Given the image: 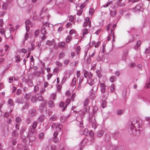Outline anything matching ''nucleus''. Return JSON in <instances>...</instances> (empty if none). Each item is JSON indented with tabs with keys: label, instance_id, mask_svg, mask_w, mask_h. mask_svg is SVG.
<instances>
[{
	"label": "nucleus",
	"instance_id": "nucleus-29",
	"mask_svg": "<svg viewBox=\"0 0 150 150\" xmlns=\"http://www.w3.org/2000/svg\"><path fill=\"white\" fill-rule=\"evenodd\" d=\"M71 38V36L70 35H68L67 36L66 39V42L67 43H68L70 41V40Z\"/></svg>",
	"mask_w": 150,
	"mask_h": 150
},
{
	"label": "nucleus",
	"instance_id": "nucleus-43",
	"mask_svg": "<svg viewBox=\"0 0 150 150\" xmlns=\"http://www.w3.org/2000/svg\"><path fill=\"white\" fill-rule=\"evenodd\" d=\"M115 85L113 84H112L110 88V90L112 91H114L115 90Z\"/></svg>",
	"mask_w": 150,
	"mask_h": 150
},
{
	"label": "nucleus",
	"instance_id": "nucleus-39",
	"mask_svg": "<svg viewBox=\"0 0 150 150\" xmlns=\"http://www.w3.org/2000/svg\"><path fill=\"white\" fill-rule=\"evenodd\" d=\"M89 102V99H86L84 103V105L85 106H86L87 105Z\"/></svg>",
	"mask_w": 150,
	"mask_h": 150
},
{
	"label": "nucleus",
	"instance_id": "nucleus-22",
	"mask_svg": "<svg viewBox=\"0 0 150 150\" xmlns=\"http://www.w3.org/2000/svg\"><path fill=\"white\" fill-rule=\"evenodd\" d=\"M26 82L28 83V84L30 86H33V82L30 79H29L26 81Z\"/></svg>",
	"mask_w": 150,
	"mask_h": 150
},
{
	"label": "nucleus",
	"instance_id": "nucleus-16",
	"mask_svg": "<svg viewBox=\"0 0 150 150\" xmlns=\"http://www.w3.org/2000/svg\"><path fill=\"white\" fill-rule=\"evenodd\" d=\"M111 139V137L108 134H106L105 136V140L106 142L109 141Z\"/></svg>",
	"mask_w": 150,
	"mask_h": 150
},
{
	"label": "nucleus",
	"instance_id": "nucleus-64",
	"mask_svg": "<svg viewBox=\"0 0 150 150\" xmlns=\"http://www.w3.org/2000/svg\"><path fill=\"white\" fill-rule=\"evenodd\" d=\"M62 86L61 85H58L57 86V90L58 91H59L61 89Z\"/></svg>",
	"mask_w": 150,
	"mask_h": 150
},
{
	"label": "nucleus",
	"instance_id": "nucleus-48",
	"mask_svg": "<svg viewBox=\"0 0 150 150\" xmlns=\"http://www.w3.org/2000/svg\"><path fill=\"white\" fill-rule=\"evenodd\" d=\"M114 150H123V147L122 146H119L116 148Z\"/></svg>",
	"mask_w": 150,
	"mask_h": 150
},
{
	"label": "nucleus",
	"instance_id": "nucleus-36",
	"mask_svg": "<svg viewBox=\"0 0 150 150\" xmlns=\"http://www.w3.org/2000/svg\"><path fill=\"white\" fill-rule=\"evenodd\" d=\"M76 78L75 77H74L72 80V83L71 84V85L72 86L74 85L76 83Z\"/></svg>",
	"mask_w": 150,
	"mask_h": 150
},
{
	"label": "nucleus",
	"instance_id": "nucleus-41",
	"mask_svg": "<svg viewBox=\"0 0 150 150\" xmlns=\"http://www.w3.org/2000/svg\"><path fill=\"white\" fill-rule=\"evenodd\" d=\"M76 53L77 54H79V51L81 50V48L80 46H78L76 47Z\"/></svg>",
	"mask_w": 150,
	"mask_h": 150
},
{
	"label": "nucleus",
	"instance_id": "nucleus-46",
	"mask_svg": "<svg viewBox=\"0 0 150 150\" xmlns=\"http://www.w3.org/2000/svg\"><path fill=\"white\" fill-rule=\"evenodd\" d=\"M88 79L92 78L93 74L91 72H89L88 74Z\"/></svg>",
	"mask_w": 150,
	"mask_h": 150
},
{
	"label": "nucleus",
	"instance_id": "nucleus-58",
	"mask_svg": "<svg viewBox=\"0 0 150 150\" xmlns=\"http://www.w3.org/2000/svg\"><path fill=\"white\" fill-rule=\"evenodd\" d=\"M39 88L38 86H35L34 87V91L35 92H36L39 90Z\"/></svg>",
	"mask_w": 150,
	"mask_h": 150
},
{
	"label": "nucleus",
	"instance_id": "nucleus-17",
	"mask_svg": "<svg viewBox=\"0 0 150 150\" xmlns=\"http://www.w3.org/2000/svg\"><path fill=\"white\" fill-rule=\"evenodd\" d=\"M40 32L43 35L45 34L46 33V29L44 27H42L41 28Z\"/></svg>",
	"mask_w": 150,
	"mask_h": 150
},
{
	"label": "nucleus",
	"instance_id": "nucleus-35",
	"mask_svg": "<svg viewBox=\"0 0 150 150\" xmlns=\"http://www.w3.org/2000/svg\"><path fill=\"white\" fill-rule=\"evenodd\" d=\"M66 44L64 42H62L60 43V45H59V47L61 48H64L65 47Z\"/></svg>",
	"mask_w": 150,
	"mask_h": 150
},
{
	"label": "nucleus",
	"instance_id": "nucleus-1",
	"mask_svg": "<svg viewBox=\"0 0 150 150\" xmlns=\"http://www.w3.org/2000/svg\"><path fill=\"white\" fill-rule=\"evenodd\" d=\"M38 122L34 121L33 122L32 127H30L28 128V135L27 136V139H28L30 142H33L35 139V135L37 133L36 128L37 126Z\"/></svg>",
	"mask_w": 150,
	"mask_h": 150
},
{
	"label": "nucleus",
	"instance_id": "nucleus-31",
	"mask_svg": "<svg viewBox=\"0 0 150 150\" xmlns=\"http://www.w3.org/2000/svg\"><path fill=\"white\" fill-rule=\"evenodd\" d=\"M94 12V10L93 8H91L89 9V13L90 15L92 16Z\"/></svg>",
	"mask_w": 150,
	"mask_h": 150
},
{
	"label": "nucleus",
	"instance_id": "nucleus-20",
	"mask_svg": "<svg viewBox=\"0 0 150 150\" xmlns=\"http://www.w3.org/2000/svg\"><path fill=\"white\" fill-rule=\"evenodd\" d=\"M116 11L115 10L110 11V15L112 17H114L116 15Z\"/></svg>",
	"mask_w": 150,
	"mask_h": 150
},
{
	"label": "nucleus",
	"instance_id": "nucleus-4",
	"mask_svg": "<svg viewBox=\"0 0 150 150\" xmlns=\"http://www.w3.org/2000/svg\"><path fill=\"white\" fill-rule=\"evenodd\" d=\"M41 71H35L33 72V75L35 76H40L41 74H44V71L43 68H41Z\"/></svg>",
	"mask_w": 150,
	"mask_h": 150
},
{
	"label": "nucleus",
	"instance_id": "nucleus-13",
	"mask_svg": "<svg viewBox=\"0 0 150 150\" xmlns=\"http://www.w3.org/2000/svg\"><path fill=\"white\" fill-rule=\"evenodd\" d=\"M36 110L35 109H32L30 110L29 112V115L30 116H33L35 114Z\"/></svg>",
	"mask_w": 150,
	"mask_h": 150
},
{
	"label": "nucleus",
	"instance_id": "nucleus-30",
	"mask_svg": "<svg viewBox=\"0 0 150 150\" xmlns=\"http://www.w3.org/2000/svg\"><path fill=\"white\" fill-rule=\"evenodd\" d=\"M16 102L18 103L23 104V102H22L21 99L20 98H17L16 100Z\"/></svg>",
	"mask_w": 150,
	"mask_h": 150
},
{
	"label": "nucleus",
	"instance_id": "nucleus-51",
	"mask_svg": "<svg viewBox=\"0 0 150 150\" xmlns=\"http://www.w3.org/2000/svg\"><path fill=\"white\" fill-rule=\"evenodd\" d=\"M53 140L54 142L55 143H58L59 142V139H57V138H53Z\"/></svg>",
	"mask_w": 150,
	"mask_h": 150
},
{
	"label": "nucleus",
	"instance_id": "nucleus-45",
	"mask_svg": "<svg viewBox=\"0 0 150 150\" xmlns=\"http://www.w3.org/2000/svg\"><path fill=\"white\" fill-rule=\"evenodd\" d=\"M16 122L17 123H19L21 122V119L20 117H17L16 118Z\"/></svg>",
	"mask_w": 150,
	"mask_h": 150
},
{
	"label": "nucleus",
	"instance_id": "nucleus-24",
	"mask_svg": "<svg viewBox=\"0 0 150 150\" xmlns=\"http://www.w3.org/2000/svg\"><path fill=\"white\" fill-rule=\"evenodd\" d=\"M116 80V78L114 76H112L110 79V81L112 83H113Z\"/></svg>",
	"mask_w": 150,
	"mask_h": 150
},
{
	"label": "nucleus",
	"instance_id": "nucleus-5",
	"mask_svg": "<svg viewBox=\"0 0 150 150\" xmlns=\"http://www.w3.org/2000/svg\"><path fill=\"white\" fill-rule=\"evenodd\" d=\"M142 5L141 4H139L137 5L134 8V10L135 12L137 11H140V9H142Z\"/></svg>",
	"mask_w": 150,
	"mask_h": 150
},
{
	"label": "nucleus",
	"instance_id": "nucleus-49",
	"mask_svg": "<svg viewBox=\"0 0 150 150\" xmlns=\"http://www.w3.org/2000/svg\"><path fill=\"white\" fill-rule=\"evenodd\" d=\"M127 54L125 53L123 54L122 56V60H125L127 57Z\"/></svg>",
	"mask_w": 150,
	"mask_h": 150
},
{
	"label": "nucleus",
	"instance_id": "nucleus-25",
	"mask_svg": "<svg viewBox=\"0 0 150 150\" xmlns=\"http://www.w3.org/2000/svg\"><path fill=\"white\" fill-rule=\"evenodd\" d=\"M44 134L43 133H41L39 135V138L40 140H42L44 138Z\"/></svg>",
	"mask_w": 150,
	"mask_h": 150
},
{
	"label": "nucleus",
	"instance_id": "nucleus-61",
	"mask_svg": "<svg viewBox=\"0 0 150 150\" xmlns=\"http://www.w3.org/2000/svg\"><path fill=\"white\" fill-rule=\"evenodd\" d=\"M31 47L29 48L30 51H33L35 48V44H32L31 45Z\"/></svg>",
	"mask_w": 150,
	"mask_h": 150
},
{
	"label": "nucleus",
	"instance_id": "nucleus-59",
	"mask_svg": "<svg viewBox=\"0 0 150 150\" xmlns=\"http://www.w3.org/2000/svg\"><path fill=\"white\" fill-rule=\"evenodd\" d=\"M39 34V30H37L35 32V36H37Z\"/></svg>",
	"mask_w": 150,
	"mask_h": 150
},
{
	"label": "nucleus",
	"instance_id": "nucleus-12",
	"mask_svg": "<svg viewBox=\"0 0 150 150\" xmlns=\"http://www.w3.org/2000/svg\"><path fill=\"white\" fill-rule=\"evenodd\" d=\"M48 106L49 107L52 108L54 106V101L50 100L48 102Z\"/></svg>",
	"mask_w": 150,
	"mask_h": 150
},
{
	"label": "nucleus",
	"instance_id": "nucleus-53",
	"mask_svg": "<svg viewBox=\"0 0 150 150\" xmlns=\"http://www.w3.org/2000/svg\"><path fill=\"white\" fill-rule=\"evenodd\" d=\"M146 54H149L150 52V47H149V49L146 48L145 51Z\"/></svg>",
	"mask_w": 150,
	"mask_h": 150
},
{
	"label": "nucleus",
	"instance_id": "nucleus-54",
	"mask_svg": "<svg viewBox=\"0 0 150 150\" xmlns=\"http://www.w3.org/2000/svg\"><path fill=\"white\" fill-rule=\"evenodd\" d=\"M71 95V93L69 90L67 91L65 93V95L68 97L70 96Z\"/></svg>",
	"mask_w": 150,
	"mask_h": 150
},
{
	"label": "nucleus",
	"instance_id": "nucleus-11",
	"mask_svg": "<svg viewBox=\"0 0 150 150\" xmlns=\"http://www.w3.org/2000/svg\"><path fill=\"white\" fill-rule=\"evenodd\" d=\"M141 43V40H139L137 41L136 44V45L134 46V49L136 50H137L138 49V47H139L140 46Z\"/></svg>",
	"mask_w": 150,
	"mask_h": 150
},
{
	"label": "nucleus",
	"instance_id": "nucleus-8",
	"mask_svg": "<svg viewBox=\"0 0 150 150\" xmlns=\"http://www.w3.org/2000/svg\"><path fill=\"white\" fill-rule=\"evenodd\" d=\"M87 82L91 86L93 85L94 84V80L92 78L88 79Z\"/></svg>",
	"mask_w": 150,
	"mask_h": 150
},
{
	"label": "nucleus",
	"instance_id": "nucleus-63",
	"mask_svg": "<svg viewBox=\"0 0 150 150\" xmlns=\"http://www.w3.org/2000/svg\"><path fill=\"white\" fill-rule=\"evenodd\" d=\"M106 103V101H103V103H102V107L103 108H104L105 107Z\"/></svg>",
	"mask_w": 150,
	"mask_h": 150
},
{
	"label": "nucleus",
	"instance_id": "nucleus-52",
	"mask_svg": "<svg viewBox=\"0 0 150 150\" xmlns=\"http://www.w3.org/2000/svg\"><path fill=\"white\" fill-rule=\"evenodd\" d=\"M113 29H111L110 30V36H112L113 38H114V33L113 32Z\"/></svg>",
	"mask_w": 150,
	"mask_h": 150
},
{
	"label": "nucleus",
	"instance_id": "nucleus-7",
	"mask_svg": "<svg viewBox=\"0 0 150 150\" xmlns=\"http://www.w3.org/2000/svg\"><path fill=\"white\" fill-rule=\"evenodd\" d=\"M130 124H129V126H130V128L131 129V131H132L134 129V131L136 132H137V130L136 129L135 127L134 123L132 122H130Z\"/></svg>",
	"mask_w": 150,
	"mask_h": 150
},
{
	"label": "nucleus",
	"instance_id": "nucleus-2",
	"mask_svg": "<svg viewBox=\"0 0 150 150\" xmlns=\"http://www.w3.org/2000/svg\"><path fill=\"white\" fill-rule=\"evenodd\" d=\"M51 127L52 129L55 127L57 132H59L62 128L63 125L62 124L60 123H54L52 125Z\"/></svg>",
	"mask_w": 150,
	"mask_h": 150
},
{
	"label": "nucleus",
	"instance_id": "nucleus-26",
	"mask_svg": "<svg viewBox=\"0 0 150 150\" xmlns=\"http://www.w3.org/2000/svg\"><path fill=\"white\" fill-rule=\"evenodd\" d=\"M20 55H18L16 57V62L17 63L21 61V59L20 58Z\"/></svg>",
	"mask_w": 150,
	"mask_h": 150
},
{
	"label": "nucleus",
	"instance_id": "nucleus-47",
	"mask_svg": "<svg viewBox=\"0 0 150 150\" xmlns=\"http://www.w3.org/2000/svg\"><path fill=\"white\" fill-rule=\"evenodd\" d=\"M90 22H91V21H90L89 18L86 17L85 19V23H89Z\"/></svg>",
	"mask_w": 150,
	"mask_h": 150
},
{
	"label": "nucleus",
	"instance_id": "nucleus-19",
	"mask_svg": "<svg viewBox=\"0 0 150 150\" xmlns=\"http://www.w3.org/2000/svg\"><path fill=\"white\" fill-rule=\"evenodd\" d=\"M18 131L17 130H16L13 132L12 133V136L15 137L17 138L18 137Z\"/></svg>",
	"mask_w": 150,
	"mask_h": 150
},
{
	"label": "nucleus",
	"instance_id": "nucleus-10",
	"mask_svg": "<svg viewBox=\"0 0 150 150\" xmlns=\"http://www.w3.org/2000/svg\"><path fill=\"white\" fill-rule=\"evenodd\" d=\"M55 40L54 39H52L51 41L47 40V45H55Z\"/></svg>",
	"mask_w": 150,
	"mask_h": 150
},
{
	"label": "nucleus",
	"instance_id": "nucleus-32",
	"mask_svg": "<svg viewBox=\"0 0 150 150\" xmlns=\"http://www.w3.org/2000/svg\"><path fill=\"white\" fill-rule=\"evenodd\" d=\"M43 97L41 95H39L37 97V100L39 101L43 100Z\"/></svg>",
	"mask_w": 150,
	"mask_h": 150
},
{
	"label": "nucleus",
	"instance_id": "nucleus-40",
	"mask_svg": "<svg viewBox=\"0 0 150 150\" xmlns=\"http://www.w3.org/2000/svg\"><path fill=\"white\" fill-rule=\"evenodd\" d=\"M12 138V143L13 145H15L16 143V139Z\"/></svg>",
	"mask_w": 150,
	"mask_h": 150
},
{
	"label": "nucleus",
	"instance_id": "nucleus-18",
	"mask_svg": "<svg viewBox=\"0 0 150 150\" xmlns=\"http://www.w3.org/2000/svg\"><path fill=\"white\" fill-rule=\"evenodd\" d=\"M47 86V83H45L44 85V87L41 88L40 93H42L45 91V88Z\"/></svg>",
	"mask_w": 150,
	"mask_h": 150
},
{
	"label": "nucleus",
	"instance_id": "nucleus-50",
	"mask_svg": "<svg viewBox=\"0 0 150 150\" xmlns=\"http://www.w3.org/2000/svg\"><path fill=\"white\" fill-rule=\"evenodd\" d=\"M5 102L4 101H2L1 103H0V112H1V108H2L3 105L4 103Z\"/></svg>",
	"mask_w": 150,
	"mask_h": 150
},
{
	"label": "nucleus",
	"instance_id": "nucleus-60",
	"mask_svg": "<svg viewBox=\"0 0 150 150\" xmlns=\"http://www.w3.org/2000/svg\"><path fill=\"white\" fill-rule=\"evenodd\" d=\"M31 23V21L29 20H27L25 22V24L26 25L30 24Z\"/></svg>",
	"mask_w": 150,
	"mask_h": 150
},
{
	"label": "nucleus",
	"instance_id": "nucleus-57",
	"mask_svg": "<svg viewBox=\"0 0 150 150\" xmlns=\"http://www.w3.org/2000/svg\"><path fill=\"white\" fill-rule=\"evenodd\" d=\"M64 103L63 102H61L59 104L60 107L62 108H64Z\"/></svg>",
	"mask_w": 150,
	"mask_h": 150
},
{
	"label": "nucleus",
	"instance_id": "nucleus-15",
	"mask_svg": "<svg viewBox=\"0 0 150 150\" xmlns=\"http://www.w3.org/2000/svg\"><path fill=\"white\" fill-rule=\"evenodd\" d=\"M103 134V131L102 130L98 131L97 133V136L98 137H101Z\"/></svg>",
	"mask_w": 150,
	"mask_h": 150
},
{
	"label": "nucleus",
	"instance_id": "nucleus-44",
	"mask_svg": "<svg viewBox=\"0 0 150 150\" xmlns=\"http://www.w3.org/2000/svg\"><path fill=\"white\" fill-rule=\"evenodd\" d=\"M57 118V117L56 116H53L50 118V120L51 121H55L56 120Z\"/></svg>",
	"mask_w": 150,
	"mask_h": 150
},
{
	"label": "nucleus",
	"instance_id": "nucleus-14",
	"mask_svg": "<svg viewBox=\"0 0 150 150\" xmlns=\"http://www.w3.org/2000/svg\"><path fill=\"white\" fill-rule=\"evenodd\" d=\"M98 109L97 106H94L93 109V115L94 116L96 115L97 113V111Z\"/></svg>",
	"mask_w": 150,
	"mask_h": 150
},
{
	"label": "nucleus",
	"instance_id": "nucleus-28",
	"mask_svg": "<svg viewBox=\"0 0 150 150\" xmlns=\"http://www.w3.org/2000/svg\"><path fill=\"white\" fill-rule=\"evenodd\" d=\"M8 5V4L7 3L3 4L2 6L3 9L4 10H6Z\"/></svg>",
	"mask_w": 150,
	"mask_h": 150
},
{
	"label": "nucleus",
	"instance_id": "nucleus-6",
	"mask_svg": "<svg viewBox=\"0 0 150 150\" xmlns=\"http://www.w3.org/2000/svg\"><path fill=\"white\" fill-rule=\"evenodd\" d=\"M47 103L46 100H43L42 103L40 104V110L41 111H43L45 108V107Z\"/></svg>",
	"mask_w": 150,
	"mask_h": 150
},
{
	"label": "nucleus",
	"instance_id": "nucleus-9",
	"mask_svg": "<svg viewBox=\"0 0 150 150\" xmlns=\"http://www.w3.org/2000/svg\"><path fill=\"white\" fill-rule=\"evenodd\" d=\"M21 138L23 142L25 144L27 142V136H25L23 134L21 135Z\"/></svg>",
	"mask_w": 150,
	"mask_h": 150
},
{
	"label": "nucleus",
	"instance_id": "nucleus-62",
	"mask_svg": "<svg viewBox=\"0 0 150 150\" xmlns=\"http://www.w3.org/2000/svg\"><path fill=\"white\" fill-rule=\"evenodd\" d=\"M86 6V5L84 3H82L80 6L81 10L83 9Z\"/></svg>",
	"mask_w": 150,
	"mask_h": 150
},
{
	"label": "nucleus",
	"instance_id": "nucleus-34",
	"mask_svg": "<svg viewBox=\"0 0 150 150\" xmlns=\"http://www.w3.org/2000/svg\"><path fill=\"white\" fill-rule=\"evenodd\" d=\"M45 118V117L44 116L42 115L41 116H40V117H39L38 118V120H40V122H42L43 121L44 119Z\"/></svg>",
	"mask_w": 150,
	"mask_h": 150
},
{
	"label": "nucleus",
	"instance_id": "nucleus-37",
	"mask_svg": "<svg viewBox=\"0 0 150 150\" xmlns=\"http://www.w3.org/2000/svg\"><path fill=\"white\" fill-rule=\"evenodd\" d=\"M31 100L32 102L34 103L36 101L37 97L35 96H33L31 97Z\"/></svg>",
	"mask_w": 150,
	"mask_h": 150
},
{
	"label": "nucleus",
	"instance_id": "nucleus-21",
	"mask_svg": "<svg viewBox=\"0 0 150 150\" xmlns=\"http://www.w3.org/2000/svg\"><path fill=\"white\" fill-rule=\"evenodd\" d=\"M124 113V110H117V114L118 115H121Z\"/></svg>",
	"mask_w": 150,
	"mask_h": 150
},
{
	"label": "nucleus",
	"instance_id": "nucleus-42",
	"mask_svg": "<svg viewBox=\"0 0 150 150\" xmlns=\"http://www.w3.org/2000/svg\"><path fill=\"white\" fill-rule=\"evenodd\" d=\"M117 4V6H123L125 5L124 3H118Z\"/></svg>",
	"mask_w": 150,
	"mask_h": 150
},
{
	"label": "nucleus",
	"instance_id": "nucleus-3",
	"mask_svg": "<svg viewBox=\"0 0 150 150\" xmlns=\"http://www.w3.org/2000/svg\"><path fill=\"white\" fill-rule=\"evenodd\" d=\"M100 91L103 94L106 92V85L104 83H100Z\"/></svg>",
	"mask_w": 150,
	"mask_h": 150
},
{
	"label": "nucleus",
	"instance_id": "nucleus-27",
	"mask_svg": "<svg viewBox=\"0 0 150 150\" xmlns=\"http://www.w3.org/2000/svg\"><path fill=\"white\" fill-rule=\"evenodd\" d=\"M29 106V104L27 103H25V105L23 106L22 108L23 109H28Z\"/></svg>",
	"mask_w": 150,
	"mask_h": 150
},
{
	"label": "nucleus",
	"instance_id": "nucleus-55",
	"mask_svg": "<svg viewBox=\"0 0 150 150\" xmlns=\"http://www.w3.org/2000/svg\"><path fill=\"white\" fill-rule=\"evenodd\" d=\"M56 64L59 67H62V64L59 61H57L56 62Z\"/></svg>",
	"mask_w": 150,
	"mask_h": 150
},
{
	"label": "nucleus",
	"instance_id": "nucleus-23",
	"mask_svg": "<svg viewBox=\"0 0 150 150\" xmlns=\"http://www.w3.org/2000/svg\"><path fill=\"white\" fill-rule=\"evenodd\" d=\"M31 95L30 93H26V95L24 96V98L25 99L28 100L30 99V97L31 96Z\"/></svg>",
	"mask_w": 150,
	"mask_h": 150
},
{
	"label": "nucleus",
	"instance_id": "nucleus-56",
	"mask_svg": "<svg viewBox=\"0 0 150 150\" xmlns=\"http://www.w3.org/2000/svg\"><path fill=\"white\" fill-rule=\"evenodd\" d=\"M6 13V11H3L2 12H0V17L3 16Z\"/></svg>",
	"mask_w": 150,
	"mask_h": 150
},
{
	"label": "nucleus",
	"instance_id": "nucleus-38",
	"mask_svg": "<svg viewBox=\"0 0 150 150\" xmlns=\"http://www.w3.org/2000/svg\"><path fill=\"white\" fill-rule=\"evenodd\" d=\"M13 100L10 99H9L8 100V104L10 105L11 106H12L13 104Z\"/></svg>",
	"mask_w": 150,
	"mask_h": 150
},
{
	"label": "nucleus",
	"instance_id": "nucleus-33",
	"mask_svg": "<svg viewBox=\"0 0 150 150\" xmlns=\"http://www.w3.org/2000/svg\"><path fill=\"white\" fill-rule=\"evenodd\" d=\"M76 97V95L75 93H73L72 94V96L71 97V99L72 101H74V98Z\"/></svg>",
	"mask_w": 150,
	"mask_h": 150
}]
</instances>
